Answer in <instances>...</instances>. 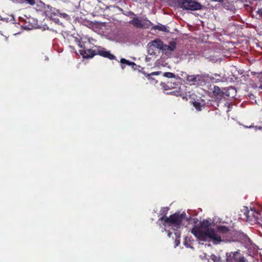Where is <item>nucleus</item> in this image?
Here are the masks:
<instances>
[{"label":"nucleus","mask_w":262,"mask_h":262,"mask_svg":"<svg viewBox=\"0 0 262 262\" xmlns=\"http://www.w3.org/2000/svg\"><path fill=\"white\" fill-rule=\"evenodd\" d=\"M176 49V43L174 42H171L169 45H166L164 44L162 51L163 54L167 55L171 54V52Z\"/></svg>","instance_id":"obj_6"},{"label":"nucleus","mask_w":262,"mask_h":262,"mask_svg":"<svg viewBox=\"0 0 262 262\" xmlns=\"http://www.w3.org/2000/svg\"><path fill=\"white\" fill-rule=\"evenodd\" d=\"M171 235H172V233L170 231H168V234H167L168 236L169 237H171Z\"/></svg>","instance_id":"obj_26"},{"label":"nucleus","mask_w":262,"mask_h":262,"mask_svg":"<svg viewBox=\"0 0 262 262\" xmlns=\"http://www.w3.org/2000/svg\"><path fill=\"white\" fill-rule=\"evenodd\" d=\"M177 3L183 10L195 11L202 8L201 4L195 0H177Z\"/></svg>","instance_id":"obj_4"},{"label":"nucleus","mask_w":262,"mask_h":262,"mask_svg":"<svg viewBox=\"0 0 262 262\" xmlns=\"http://www.w3.org/2000/svg\"><path fill=\"white\" fill-rule=\"evenodd\" d=\"M185 216V213L180 214L176 212L167 218L161 217L159 221L162 222V224L165 227L170 226L173 230H176L180 228Z\"/></svg>","instance_id":"obj_2"},{"label":"nucleus","mask_w":262,"mask_h":262,"mask_svg":"<svg viewBox=\"0 0 262 262\" xmlns=\"http://www.w3.org/2000/svg\"><path fill=\"white\" fill-rule=\"evenodd\" d=\"M256 78L258 79L260 85H262V73H258Z\"/></svg>","instance_id":"obj_20"},{"label":"nucleus","mask_w":262,"mask_h":262,"mask_svg":"<svg viewBox=\"0 0 262 262\" xmlns=\"http://www.w3.org/2000/svg\"><path fill=\"white\" fill-rule=\"evenodd\" d=\"M17 3L23 4L24 3H27L31 6H33L35 4V0H12Z\"/></svg>","instance_id":"obj_12"},{"label":"nucleus","mask_w":262,"mask_h":262,"mask_svg":"<svg viewBox=\"0 0 262 262\" xmlns=\"http://www.w3.org/2000/svg\"><path fill=\"white\" fill-rule=\"evenodd\" d=\"M213 94L217 98H221L223 96L224 93L217 86H214L213 90Z\"/></svg>","instance_id":"obj_11"},{"label":"nucleus","mask_w":262,"mask_h":262,"mask_svg":"<svg viewBox=\"0 0 262 262\" xmlns=\"http://www.w3.org/2000/svg\"><path fill=\"white\" fill-rule=\"evenodd\" d=\"M150 47H153L160 50H162V48L164 45L163 42L160 39L154 40L149 43Z\"/></svg>","instance_id":"obj_8"},{"label":"nucleus","mask_w":262,"mask_h":262,"mask_svg":"<svg viewBox=\"0 0 262 262\" xmlns=\"http://www.w3.org/2000/svg\"><path fill=\"white\" fill-rule=\"evenodd\" d=\"M255 214H257V211L252 208L249 210L247 207H245L244 209L243 219L246 221L253 222Z\"/></svg>","instance_id":"obj_5"},{"label":"nucleus","mask_w":262,"mask_h":262,"mask_svg":"<svg viewBox=\"0 0 262 262\" xmlns=\"http://www.w3.org/2000/svg\"><path fill=\"white\" fill-rule=\"evenodd\" d=\"M152 29L154 30H158L159 31H162L166 32H168V30L167 29L166 27L162 25H155L152 27Z\"/></svg>","instance_id":"obj_14"},{"label":"nucleus","mask_w":262,"mask_h":262,"mask_svg":"<svg viewBox=\"0 0 262 262\" xmlns=\"http://www.w3.org/2000/svg\"><path fill=\"white\" fill-rule=\"evenodd\" d=\"M161 73V71H158V72H152L150 74H146L144 73V75L145 76L149 79V80H154V79L151 77V76L153 75H159Z\"/></svg>","instance_id":"obj_15"},{"label":"nucleus","mask_w":262,"mask_h":262,"mask_svg":"<svg viewBox=\"0 0 262 262\" xmlns=\"http://www.w3.org/2000/svg\"><path fill=\"white\" fill-rule=\"evenodd\" d=\"M163 76L169 78H176L177 77L174 73L171 72L164 73Z\"/></svg>","instance_id":"obj_17"},{"label":"nucleus","mask_w":262,"mask_h":262,"mask_svg":"<svg viewBox=\"0 0 262 262\" xmlns=\"http://www.w3.org/2000/svg\"><path fill=\"white\" fill-rule=\"evenodd\" d=\"M80 54L83 58H92L95 55L98 54L102 57L107 58L111 60L116 59V57L112 54L110 51H106L104 48L98 47L96 50L92 49H82L80 51Z\"/></svg>","instance_id":"obj_3"},{"label":"nucleus","mask_w":262,"mask_h":262,"mask_svg":"<svg viewBox=\"0 0 262 262\" xmlns=\"http://www.w3.org/2000/svg\"><path fill=\"white\" fill-rule=\"evenodd\" d=\"M252 86L254 87V88H257V85L256 84H253L252 85Z\"/></svg>","instance_id":"obj_27"},{"label":"nucleus","mask_w":262,"mask_h":262,"mask_svg":"<svg viewBox=\"0 0 262 262\" xmlns=\"http://www.w3.org/2000/svg\"><path fill=\"white\" fill-rule=\"evenodd\" d=\"M259 88L260 89H262V84L261 85H259Z\"/></svg>","instance_id":"obj_28"},{"label":"nucleus","mask_w":262,"mask_h":262,"mask_svg":"<svg viewBox=\"0 0 262 262\" xmlns=\"http://www.w3.org/2000/svg\"><path fill=\"white\" fill-rule=\"evenodd\" d=\"M120 62L121 63H125L129 66H130L132 64H135V63L134 62H130L129 61H128L124 58L121 59Z\"/></svg>","instance_id":"obj_19"},{"label":"nucleus","mask_w":262,"mask_h":262,"mask_svg":"<svg viewBox=\"0 0 262 262\" xmlns=\"http://www.w3.org/2000/svg\"><path fill=\"white\" fill-rule=\"evenodd\" d=\"M212 2H217L220 3H222L224 2V0H211Z\"/></svg>","instance_id":"obj_25"},{"label":"nucleus","mask_w":262,"mask_h":262,"mask_svg":"<svg viewBox=\"0 0 262 262\" xmlns=\"http://www.w3.org/2000/svg\"><path fill=\"white\" fill-rule=\"evenodd\" d=\"M174 243H175L176 247L180 245V239H175Z\"/></svg>","instance_id":"obj_23"},{"label":"nucleus","mask_w":262,"mask_h":262,"mask_svg":"<svg viewBox=\"0 0 262 262\" xmlns=\"http://www.w3.org/2000/svg\"><path fill=\"white\" fill-rule=\"evenodd\" d=\"M169 210L168 207H163L160 210V214L162 215V217H165V218H167V216H166L167 214L168 213Z\"/></svg>","instance_id":"obj_16"},{"label":"nucleus","mask_w":262,"mask_h":262,"mask_svg":"<svg viewBox=\"0 0 262 262\" xmlns=\"http://www.w3.org/2000/svg\"><path fill=\"white\" fill-rule=\"evenodd\" d=\"M202 79V76L200 75H188L186 77L187 81L191 84H194L195 82L201 81Z\"/></svg>","instance_id":"obj_7"},{"label":"nucleus","mask_w":262,"mask_h":262,"mask_svg":"<svg viewBox=\"0 0 262 262\" xmlns=\"http://www.w3.org/2000/svg\"><path fill=\"white\" fill-rule=\"evenodd\" d=\"M256 13L260 16L262 17V8H259L256 11Z\"/></svg>","instance_id":"obj_22"},{"label":"nucleus","mask_w":262,"mask_h":262,"mask_svg":"<svg viewBox=\"0 0 262 262\" xmlns=\"http://www.w3.org/2000/svg\"><path fill=\"white\" fill-rule=\"evenodd\" d=\"M254 223H262V215L261 214L257 211V214H255L254 219L253 221Z\"/></svg>","instance_id":"obj_13"},{"label":"nucleus","mask_w":262,"mask_h":262,"mask_svg":"<svg viewBox=\"0 0 262 262\" xmlns=\"http://www.w3.org/2000/svg\"><path fill=\"white\" fill-rule=\"evenodd\" d=\"M210 258L213 262H224L220 256H217L214 254L211 255Z\"/></svg>","instance_id":"obj_18"},{"label":"nucleus","mask_w":262,"mask_h":262,"mask_svg":"<svg viewBox=\"0 0 262 262\" xmlns=\"http://www.w3.org/2000/svg\"><path fill=\"white\" fill-rule=\"evenodd\" d=\"M192 104L198 111H201L202 110V107H204L205 105L204 101L203 100H201V101H194L192 102Z\"/></svg>","instance_id":"obj_9"},{"label":"nucleus","mask_w":262,"mask_h":262,"mask_svg":"<svg viewBox=\"0 0 262 262\" xmlns=\"http://www.w3.org/2000/svg\"><path fill=\"white\" fill-rule=\"evenodd\" d=\"M60 15H62L64 18H67L68 17V15L66 13H62V14H61Z\"/></svg>","instance_id":"obj_24"},{"label":"nucleus","mask_w":262,"mask_h":262,"mask_svg":"<svg viewBox=\"0 0 262 262\" xmlns=\"http://www.w3.org/2000/svg\"><path fill=\"white\" fill-rule=\"evenodd\" d=\"M130 23L134 26L137 28H142L143 25L142 23V21L138 17H134L132 20L130 21Z\"/></svg>","instance_id":"obj_10"},{"label":"nucleus","mask_w":262,"mask_h":262,"mask_svg":"<svg viewBox=\"0 0 262 262\" xmlns=\"http://www.w3.org/2000/svg\"><path fill=\"white\" fill-rule=\"evenodd\" d=\"M211 224L208 220L203 221L199 227L195 226L191 230V233L200 242H212L214 245L220 244L225 241L230 233V229L225 226H217L216 229H212Z\"/></svg>","instance_id":"obj_1"},{"label":"nucleus","mask_w":262,"mask_h":262,"mask_svg":"<svg viewBox=\"0 0 262 262\" xmlns=\"http://www.w3.org/2000/svg\"><path fill=\"white\" fill-rule=\"evenodd\" d=\"M176 239H180L181 237V232L179 231H177L174 233Z\"/></svg>","instance_id":"obj_21"}]
</instances>
